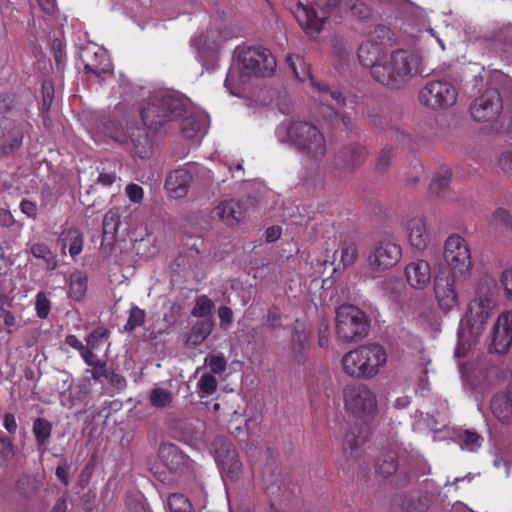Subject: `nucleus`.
I'll use <instances>...</instances> for the list:
<instances>
[{
    "label": "nucleus",
    "instance_id": "1",
    "mask_svg": "<svg viewBox=\"0 0 512 512\" xmlns=\"http://www.w3.org/2000/svg\"><path fill=\"white\" fill-rule=\"evenodd\" d=\"M419 71V58L411 51L397 49L383 65L375 66L373 78L380 84L391 88L403 87Z\"/></svg>",
    "mask_w": 512,
    "mask_h": 512
},
{
    "label": "nucleus",
    "instance_id": "2",
    "mask_svg": "<svg viewBox=\"0 0 512 512\" xmlns=\"http://www.w3.org/2000/svg\"><path fill=\"white\" fill-rule=\"evenodd\" d=\"M387 354L383 346L376 343L361 345L341 359L343 371L350 377L372 378L386 364Z\"/></svg>",
    "mask_w": 512,
    "mask_h": 512
},
{
    "label": "nucleus",
    "instance_id": "3",
    "mask_svg": "<svg viewBox=\"0 0 512 512\" xmlns=\"http://www.w3.org/2000/svg\"><path fill=\"white\" fill-rule=\"evenodd\" d=\"M188 105L181 97L166 94L151 99L141 110L140 116L144 125L151 131H159L170 122L184 117Z\"/></svg>",
    "mask_w": 512,
    "mask_h": 512
},
{
    "label": "nucleus",
    "instance_id": "4",
    "mask_svg": "<svg viewBox=\"0 0 512 512\" xmlns=\"http://www.w3.org/2000/svg\"><path fill=\"white\" fill-rule=\"evenodd\" d=\"M285 132L290 144L308 158L321 160L325 156L326 139L316 125L307 121H292Z\"/></svg>",
    "mask_w": 512,
    "mask_h": 512
},
{
    "label": "nucleus",
    "instance_id": "5",
    "mask_svg": "<svg viewBox=\"0 0 512 512\" xmlns=\"http://www.w3.org/2000/svg\"><path fill=\"white\" fill-rule=\"evenodd\" d=\"M496 282L493 278L483 277L478 282L475 296L469 302L465 315L467 324L471 328L481 327L490 317L496 305Z\"/></svg>",
    "mask_w": 512,
    "mask_h": 512
},
{
    "label": "nucleus",
    "instance_id": "6",
    "mask_svg": "<svg viewBox=\"0 0 512 512\" xmlns=\"http://www.w3.org/2000/svg\"><path fill=\"white\" fill-rule=\"evenodd\" d=\"M370 324L364 311L347 304L336 309V334L343 342L359 341L369 333Z\"/></svg>",
    "mask_w": 512,
    "mask_h": 512
},
{
    "label": "nucleus",
    "instance_id": "7",
    "mask_svg": "<svg viewBox=\"0 0 512 512\" xmlns=\"http://www.w3.org/2000/svg\"><path fill=\"white\" fill-rule=\"evenodd\" d=\"M237 63L242 76L271 77L276 69V59L263 47H245L238 53Z\"/></svg>",
    "mask_w": 512,
    "mask_h": 512
},
{
    "label": "nucleus",
    "instance_id": "8",
    "mask_svg": "<svg viewBox=\"0 0 512 512\" xmlns=\"http://www.w3.org/2000/svg\"><path fill=\"white\" fill-rule=\"evenodd\" d=\"M343 400L346 410L364 421L373 419L377 414L376 395L365 384L345 386Z\"/></svg>",
    "mask_w": 512,
    "mask_h": 512
},
{
    "label": "nucleus",
    "instance_id": "9",
    "mask_svg": "<svg viewBox=\"0 0 512 512\" xmlns=\"http://www.w3.org/2000/svg\"><path fill=\"white\" fill-rule=\"evenodd\" d=\"M286 62L299 81H310L311 86L320 93L321 101H326L328 102V105H335L337 107L346 105V98L343 96L341 91L338 89H331L329 85L318 81L311 74L310 65L306 63L303 56L290 54L287 56Z\"/></svg>",
    "mask_w": 512,
    "mask_h": 512
},
{
    "label": "nucleus",
    "instance_id": "10",
    "mask_svg": "<svg viewBox=\"0 0 512 512\" xmlns=\"http://www.w3.org/2000/svg\"><path fill=\"white\" fill-rule=\"evenodd\" d=\"M443 258L449 271L466 278L472 269L471 251L467 241L458 234L450 235L444 243Z\"/></svg>",
    "mask_w": 512,
    "mask_h": 512
},
{
    "label": "nucleus",
    "instance_id": "11",
    "mask_svg": "<svg viewBox=\"0 0 512 512\" xmlns=\"http://www.w3.org/2000/svg\"><path fill=\"white\" fill-rule=\"evenodd\" d=\"M456 87L447 81H429L418 93V100L426 108L438 111L453 106L457 101Z\"/></svg>",
    "mask_w": 512,
    "mask_h": 512
},
{
    "label": "nucleus",
    "instance_id": "12",
    "mask_svg": "<svg viewBox=\"0 0 512 512\" xmlns=\"http://www.w3.org/2000/svg\"><path fill=\"white\" fill-rule=\"evenodd\" d=\"M317 7L323 12L318 16L315 9L309 4L299 2L294 10V16L301 28L310 36L318 35L324 26L326 15L340 5L341 0H314Z\"/></svg>",
    "mask_w": 512,
    "mask_h": 512
},
{
    "label": "nucleus",
    "instance_id": "13",
    "mask_svg": "<svg viewBox=\"0 0 512 512\" xmlns=\"http://www.w3.org/2000/svg\"><path fill=\"white\" fill-rule=\"evenodd\" d=\"M401 258V246L395 242L384 240L376 243L370 250L368 264L372 271L380 272L393 268Z\"/></svg>",
    "mask_w": 512,
    "mask_h": 512
},
{
    "label": "nucleus",
    "instance_id": "14",
    "mask_svg": "<svg viewBox=\"0 0 512 512\" xmlns=\"http://www.w3.org/2000/svg\"><path fill=\"white\" fill-rule=\"evenodd\" d=\"M502 109V98L496 89L485 90L470 105L471 116L477 122H489L497 119Z\"/></svg>",
    "mask_w": 512,
    "mask_h": 512
},
{
    "label": "nucleus",
    "instance_id": "15",
    "mask_svg": "<svg viewBox=\"0 0 512 512\" xmlns=\"http://www.w3.org/2000/svg\"><path fill=\"white\" fill-rule=\"evenodd\" d=\"M456 275L440 271L434 278L433 290L439 309L447 314L459 303L455 287Z\"/></svg>",
    "mask_w": 512,
    "mask_h": 512
},
{
    "label": "nucleus",
    "instance_id": "16",
    "mask_svg": "<svg viewBox=\"0 0 512 512\" xmlns=\"http://www.w3.org/2000/svg\"><path fill=\"white\" fill-rule=\"evenodd\" d=\"M367 437L363 434V430L358 425H352L346 431L343 440V457L339 461V465L346 473L354 472L359 467V455L362 445L366 442Z\"/></svg>",
    "mask_w": 512,
    "mask_h": 512
},
{
    "label": "nucleus",
    "instance_id": "17",
    "mask_svg": "<svg viewBox=\"0 0 512 512\" xmlns=\"http://www.w3.org/2000/svg\"><path fill=\"white\" fill-rule=\"evenodd\" d=\"M434 495L425 490H411L396 493L391 498V507L402 512H427Z\"/></svg>",
    "mask_w": 512,
    "mask_h": 512
},
{
    "label": "nucleus",
    "instance_id": "18",
    "mask_svg": "<svg viewBox=\"0 0 512 512\" xmlns=\"http://www.w3.org/2000/svg\"><path fill=\"white\" fill-rule=\"evenodd\" d=\"M512 344V312L499 315L491 330L490 353L505 354Z\"/></svg>",
    "mask_w": 512,
    "mask_h": 512
},
{
    "label": "nucleus",
    "instance_id": "19",
    "mask_svg": "<svg viewBox=\"0 0 512 512\" xmlns=\"http://www.w3.org/2000/svg\"><path fill=\"white\" fill-rule=\"evenodd\" d=\"M369 125L377 132H387V138L395 141L397 147H410L411 136L392 124L391 119L383 113L375 112L368 115Z\"/></svg>",
    "mask_w": 512,
    "mask_h": 512
},
{
    "label": "nucleus",
    "instance_id": "20",
    "mask_svg": "<svg viewBox=\"0 0 512 512\" xmlns=\"http://www.w3.org/2000/svg\"><path fill=\"white\" fill-rule=\"evenodd\" d=\"M216 462L222 472L232 481L239 479L242 472V463L236 449L230 442H223L216 451Z\"/></svg>",
    "mask_w": 512,
    "mask_h": 512
},
{
    "label": "nucleus",
    "instance_id": "21",
    "mask_svg": "<svg viewBox=\"0 0 512 512\" xmlns=\"http://www.w3.org/2000/svg\"><path fill=\"white\" fill-rule=\"evenodd\" d=\"M367 155L366 147L354 142L339 150L336 156V164L345 171H353L364 163Z\"/></svg>",
    "mask_w": 512,
    "mask_h": 512
},
{
    "label": "nucleus",
    "instance_id": "22",
    "mask_svg": "<svg viewBox=\"0 0 512 512\" xmlns=\"http://www.w3.org/2000/svg\"><path fill=\"white\" fill-rule=\"evenodd\" d=\"M405 230L412 248L424 250L427 247L430 241V232L423 216L408 219L405 223Z\"/></svg>",
    "mask_w": 512,
    "mask_h": 512
},
{
    "label": "nucleus",
    "instance_id": "23",
    "mask_svg": "<svg viewBox=\"0 0 512 512\" xmlns=\"http://www.w3.org/2000/svg\"><path fill=\"white\" fill-rule=\"evenodd\" d=\"M407 283L414 289L422 290L431 281L430 264L423 259L408 263L404 270Z\"/></svg>",
    "mask_w": 512,
    "mask_h": 512
},
{
    "label": "nucleus",
    "instance_id": "24",
    "mask_svg": "<svg viewBox=\"0 0 512 512\" xmlns=\"http://www.w3.org/2000/svg\"><path fill=\"white\" fill-rule=\"evenodd\" d=\"M192 180L189 168H179L170 172L165 181V188L173 198L186 196Z\"/></svg>",
    "mask_w": 512,
    "mask_h": 512
},
{
    "label": "nucleus",
    "instance_id": "25",
    "mask_svg": "<svg viewBox=\"0 0 512 512\" xmlns=\"http://www.w3.org/2000/svg\"><path fill=\"white\" fill-rule=\"evenodd\" d=\"M3 140L1 143V151L4 155H9L18 150L23 142L24 127L22 123L13 120L3 122Z\"/></svg>",
    "mask_w": 512,
    "mask_h": 512
},
{
    "label": "nucleus",
    "instance_id": "26",
    "mask_svg": "<svg viewBox=\"0 0 512 512\" xmlns=\"http://www.w3.org/2000/svg\"><path fill=\"white\" fill-rule=\"evenodd\" d=\"M159 458L170 472H181L187 466V456L173 443H163L159 447Z\"/></svg>",
    "mask_w": 512,
    "mask_h": 512
},
{
    "label": "nucleus",
    "instance_id": "27",
    "mask_svg": "<svg viewBox=\"0 0 512 512\" xmlns=\"http://www.w3.org/2000/svg\"><path fill=\"white\" fill-rule=\"evenodd\" d=\"M386 53V45L372 44L365 41L358 48V59L362 66L371 69V75L375 66L383 65L382 59Z\"/></svg>",
    "mask_w": 512,
    "mask_h": 512
},
{
    "label": "nucleus",
    "instance_id": "28",
    "mask_svg": "<svg viewBox=\"0 0 512 512\" xmlns=\"http://www.w3.org/2000/svg\"><path fill=\"white\" fill-rule=\"evenodd\" d=\"M491 411L500 422H512V384L508 385L505 391L493 396Z\"/></svg>",
    "mask_w": 512,
    "mask_h": 512
},
{
    "label": "nucleus",
    "instance_id": "29",
    "mask_svg": "<svg viewBox=\"0 0 512 512\" xmlns=\"http://www.w3.org/2000/svg\"><path fill=\"white\" fill-rule=\"evenodd\" d=\"M241 217V205L235 200L224 201L212 210V218H218L229 226L239 223Z\"/></svg>",
    "mask_w": 512,
    "mask_h": 512
},
{
    "label": "nucleus",
    "instance_id": "30",
    "mask_svg": "<svg viewBox=\"0 0 512 512\" xmlns=\"http://www.w3.org/2000/svg\"><path fill=\"white\" fill-rule=\"evenodd\" d=\"M91 369H86L85 374H90V378L87 376L84 377L83 383L78 385V399H85L90 395V387L89 382L91 379L94 381H99L101 378H106L108 376V365L107 362L101 359H97L95 363L91 366Z\"/></svg>",
    "mask_w": 512,
    "mask_h": 512
},
{
    "label": "nucleus",
    "instance_id": "31",
    "mask_svg": "<svg viewBox=\"0 0 512 512\" xmlns=\"http://www.w3.org/2000/svg\"><path fill=\"white\" fill-rule=\"evenodd\" d=\"M131 151L132 153L141 158H148L152 149V141L148 133L141 128L133 130L130 134Z\"/></svg>",
    "mask_w": 512,
    "mask_h": 512
},
{
    "label": "nucleus",
    "instance_id": "32",
    "mask_svg": "<svg viewBox=\"0 0 512 512\" xmlns=\"http://www.w3.org/2000/svg\"><path fill=\"white\" fill-rule=\"evenodd\" d=\"M12 299L6 294H0V318L3 320L6 326V333L8 335L13 334L19 327L21 318L16 317L12 312Z\"/></svg>",
    "mask_w": 512,
    "mask_h": 512
},
{
    "label": "nucleus",
    "instance_id": "33",
    "mask_svg": "<svg viewBox=\"0 0 512 512\" xmlns=\"http://www.w3.org/2000/svg\"><path fill=\"white\" fill-rule=\"evenodd\" d=\"M62 246L69 248L71 257H75L82 252L83 249V234L78 228H68L62 231L60 235Z\"/></svg>",
    "mask_w": 512,
    "mask_h": 512
},
{
    "label": "nucleus",
    "instance_id": "34",
    "mask_svg": "<svg viewBox=\"0 0 512 512\" xmlns=\"http://www.w3.org/2000/svg\"><path fill=\"white\" fill-rule=\"evenodd\" d=\"M398 469V456L394 451L383 452L375 463L376 472L383 478L392 476Z\"/></svg>",
    "mask_w": 512,
    "mask_h": 512
},
{
    "label": "nucleus",
    "instance_id": "35",
    "mask_svg": "<svg viewBox=\"0 0 512 512\" xmlns=\"http://www.w3.org/2000/svg\"><path fill=\"white\" fill-rule=\"evenodd\" d=\"M52 424L45 418L38 417L33 422V434L39 451H44L52 434Z\"/></svg>",
    "mask_w": 512,
    "mask_h": 512
},
{
    "label": "nucleus",
    "instance_id": "36",
    "mask_svg": "<svg viewBox=\"0 0 512 512\" xmlns=\"http://www.w3.org/2000/svg\"><path fill=\"white\" fill-rule=\"evenodd\" d=\"M93 55L96 59H99V62L96 63L83 59L85 73L93 74L94 76L100 78L103 74L111 71L110 63L108 62L106 53L102 49H98L93 53Z\"/></svg>",
    "mask_w": 512,
    "mask_h": 512
},
{
    "label": "nucleus",
    "instance_id": "37",
    "mask_svg": "<svg viewBox=\"0 0 512 512\" xmlns=\"http://www.w3.org/2000/svg\"><path fill=\"white\" fill-rule=\"evenodd\" d=\"M87 284L88 278L84 272H73L70 275L69 296L76 301H81L86 295Z\"/></svg>",
    "mask_w": 512,
    "mask_h": 512
},
{
    "label": "nucleus",
    "instance_id": "38",
    "mask_svg": "<svg viewBox=\"0 0 512 512\" xmlns=\"http://www.w3.org/2000/svg\"><path fill=\"white\" fill-rule=\"evenodd\" d=\"M213 323L203 320L195 323L187 337V344L196 347L203 343L206 338L211 334Z\"/></svg>",
    "mask_w": 512,
    "mask_h": 512
},
{
    "label": "nucleus",
    "instance_id": "39",
    "mask_svg": "<svg viewBox=\"0 0 512 512\" xmlns=\"http://www.w3.org/2000/svg\"><path fill=\"white\" fill-rule=\"evenodd\" d=\"M204 120L195 116H186L181 122V133L187 139L197 137L204 129Z\"/></svg>",
    "mask_w": 512,
    "mask_h": 512
},
{
    "label": "nucleus",
    "instance_id": "40",
    "mask_svg": "<svg viewBox=\"0 0 512 512\" xmlns=\"http://www.w3.org/2000/svg\"><path fill=\"white\" fill-rule=\"evenodd\" d=\"M308 338L309 333L306 331L305 326L297 322L292 331V346L295 354L304 355L308 345Z\"/></svg>",
    "mask_w": 512,
    "mask_h": 512
},
{
    "label": "nucleus",
    "instance_id": "41",
    "mask_svg": "<svg viewBox=\"0 0 512 512\" xmlns=\"http://www.w3.org/2000/svg\"><path fill=\"white\" fill-rule=\"evenodd\" d=\"M149 401L155 408H166L171 405L173 394L167 389L155 387L150 392Z\"/></svg>",
    "mask_w": 512,
    "mask_h": 512
},
{
    "label": "nucleus",
    "instance_id": "42",
    "mask_svg": "<svg viewBox=\"0 0 512 512\" xmlns=\"http://www.w3.org/2000/svg\"><path fill=\"white\" fill-rule=\"evenodd\" d=\"M451 174L445 169L434 175L429 185V191L431 194L442 196L449 186Z\"/></svg>",
    "mask_w": 512,
    "mask_h": 512
},
{
    "label": "nucleus",
    "instance_id": "43",
    "mask_svg": "<svg viewBox=\"0 0 512 512\" xmlns=\"http://www.w3.org/2000/svg\"><path fill=\"white\" fill-rule=\"evenodd\" d=\"M31 254L38 259L46 262L47 268L50 270L55 269L57 262L51 249L45 243H35L31 246Z\"/></svg>",
    "mask_w": 512,
    "mask_h": 512
},
{
    "label": "nucleus",
    "instance_id": "44",
    "mask_svg": "<svg viewBox=\"0 0 512 512\" xmlns=\"http://www.w3.org/2000/svg\"><path fill=\"white\" fill-rule=\"evenodd\" d=\"M340 261L343 267L353 264L357 258L356 244L351 240L341 241L340 246Z\"/></svg>",
    "mask_w": 512,
    "mask_h": 512
},
{
    "label": "nucleus",
    "instance_id": "45",
    "mask_svg": "<svg viewBox=\"0 0 512 512\" xmlns=\"http://www.w3.org/2000/svg\"><path fill=\"white\" fill-rule=\"evenodd\" d=\"M145 311L138 306H132L129 310V317L124 325L125 332H132L145 323Z\"/></svg>",
    "mask_w": 512,
    "mask_h": 512
},
{
    "label": "nucleus",
    "instance_id": "46",
    "mask_svg": "<svg viewBox=\"0 0 512 512\" xmlns=\"http://www.w3.org/2000/svg\"><path fill=\"white\" fill-rule=\"evenodd\" d=\"M170 512H194L188 498L183 494L173 493L168 497Z\"/></svg>",
    "mask_w": 512,
    "mask_h": 512
},
{
    "label": "nucleus",
    "instance_id": "47",
    "mask_svg": "<svg viewBox=\"0 0 512 512\" xmlns=\"http://www.w3.org/2000/svg\"><path fill=\"white\" fill-rule=\"evenodd\" d=\"M15 450L12 440L0 432V467L14 458Z\"/></svg>",
    "mask_w": 512,
    "mask_h": 512
},
{
    "label": "nucleus",
    "instance_id": "48",
    "mask_svg": "<svg viewBox=\"0 0 512 512\" xmlns=\"http://www.w3.org/2000/svg\"><path fill=\"white\" fill-rule=\"evenodd\" d=\"M120 225V216L117 210L110 209L103 218V232L105 235H114Z\"/></svg>",
    "mask_w": 512,
    "mask_h": 512
},
{
    "label": "nucleus",
    "instance_id": "49",
    "mask_svg": "<svg viewBox=\"0 0 512 512\" xmlns=\"http://www.w3.org/2000/svg\"><path fill=\"white\" fill-rule=\"evenodd\" d=\"M459 440L463 448L470 452L476 451L481 446V437L478 433L469 430L459 435Z\"/></svg>",
    "mask_w": 512,
    "mask_h": 512
},
{
    "label": "nucleus",
    "instance_id": "50",
    "mask_svg": "<svg viewBox=\"0 0 512 512\" xmlns=\"http://www.w3.org/2000/svg\"><path fill=\"white\" fill-rule=\"evenodd\" d=\"M512 223V214L509 210L499 207L497 208L491 216V225L501 226L506 230H509Z\"/></svg>",
    "mask_w": 512,
    "mask_h": 512
},
{
    "label": "nucleus",
    "instance_id": "51",
    "mask_svg": "<svg viewBox=\"0 0 512 512\" xmlns=\"http://www.w3.org/2000/svg\"><path fill=\"white\" fill-rule=\"evenodd\" d=\"M217 387L218 382L211 373H204L197 383V389L200 393L205 395L214 394L217 390Z\"/></svg>",
    "mask_w": 512,
    "mask_h": 512
},
{
    "label": "nucleus",
    "instance_id": "52",
    "mask_svg": "<svg viewBox=\"0 0 512 512\" xmlns=\"http://www.w3.org/2000/svg\"><path fill=\"white\" fill-rule=\"evenodd\" d=\"M213 307V301L206 295H201L196 300V304L192 309V315L195 317H205L211 314Z\"/></svg>",
    "mask_w": 512,
    "mask_h": 512
},
{
    "label": "nucleus",
    "instance_id": "53",
    "mask_svg": "<svg viewBox=\"0 0 512 512\" xmlns=\"http://www.w3.org/2000/svg\"><path fill=\"white\" fill-rule=\"evenodd\" d=\"M214 374H222L227 368V361L222 354H210L204 360Z\"/></svg>",
    "mask_w": 512,
    "mask_h": 512
},
{
    "label": "nucleus",
    "instance_id": "54",
    "mask_svg": "<svg viewBox=\"0 0 512 512\" xmlns=\"http://www.w3.org/2000/svg\"><path fill=\"white\" fill-rule=\"evenodd\" d=\"M110 336V331L103 327L94 329L87 337V345L92 349H97L102 342L106 341Z\"/></svg>",
    "mask_w": 512,
    "mask_h": 512
},
{
    "label": "nucleus",
    "instance_id": "55",
    "mask_svg": "<svg viewBox=\"0 0 512 512\" xmlns=\"http://www.w3.org/2000/svg\"><path fill=\"white\" fill-rule=\"evenodd\" d=\"M35 310L37 317L42 320L46 319L50 313L51 302L42 291L38 292L35 297Z\"/></svg>",
    "mask_w": 512,
    "mask_h": 512
},
{
    "label": "nucleus",
    "instance_id": "56",
    "mask_svg": "<svg viewBox=\"0 0 512 512\" xmlns=\"http://www.w3.org/2000/svg\"><path fill=\"white\" fill-rule=\"evenodd\" d=\"M390 29L384 25H376L370 30L366 41L372 44L386 45L385 40H389Z\"/></svg>",
    "mask_w": 512,
    "mask_h": 512
},
{
    "label": "nucleus",
    "instance_id": "57",
    "mask_svg": "<svg viewBox=\"0 0 512 512\" xmlns=\"http://www.w3.org/2000/svg\"><path fill=\"white\" fill-rule=\"evenodd\" d=\"M393 149L392 147L385 146L379 154L377 161V170L384 172L390 164V161L393 157Z\"/></svg>",
    "mask_w": 512,
    "mask_h": 512
},
{
    "label": "nucleus",
    "instance_id": "58",
    "mask_svg": "<svg viewBox=\"0 0 512 512\" xmlns=\"http://www.w3.org/2000/svg\"><path fill=\"white\" fill-rule=\"evenodd\" d=\"M329 324L325 319H322L318 326V344L321 348H327L329 345Z\"/></svg>",
    "mask_w": 512,
    "mask_h": 512
},
{
    "label": "nucleus",
    "instance_id": "59",
    "mask_svg": "<svg viewBox=\"0 0 512 512\" xmlns=\"http://www.w3.org/2000/svg\"><path fill=\"white\" fill-rule=\"evenodd\" d=\"M125 191L131 202L140 203L143 200L144 190L140 185L135 183L128 184Z\"/></svg>",
    "mask_w": 512,
    "mask_h": 512
},
{
    "label": "nucleus",
    "instance_id": "60",
    "mask_svg": "<svg viewBox=\"0 0 512 512\" xmlns=\"http://www.w3.org/2000/svg\"><path fill=\"white\" fill-rule=\"evenodd\" d=\"M219 324L222 329H227L233 322V310L228 306H220L218 309Z\"/></svg>",
    "mask_w": 512,
    "mask_h": 512
},
{
    "label": "nucleus",
    "instance_id": "61",
    "mask_svg": "<svg viewBox=\"0 0 512 512\" xmlns=\"http://www.w3.org/2000/svg\"><path fill=\"white\" fill-rule=\"evenodd\" d=\"M109 384L116 388L117 390L121 391L126 388L127 381L126 379L119 373H117L114 370L108 371V376L106 377Z\"/></svg>",
    "mask_w": 512,
    "mask_h": 512
},
{
    "label": "nucleus",
    "instance_id": "62",
    "mask_svg": "<svg viewBox=\"0 0 512 512\" xmlns=\"http://www.w3.org/2000/svg\"><path fill=\"white\" fill-rule=\"evenodd\" d=\"M54 97V89L51 83L44 82L42 85V107L49 110Z\"/></svg>",
    "mask_w": 512,
    "mask_h": 512
},
{
    "label": "nucleus",
    "instance_id": "63",
    "mask_svg": "<svg viewBox=\"0 0 512 512\" xmlns=\"http://www.w3.org/2000/svg\"><path fill=\"white\" fill-rule=\"evenodd\" d=\"M350 10L353 15L360 19H366L370 15L369 7L360 0H355V2L351 5Z\"/></svg>",
    "mask_w": 512,
    "mask_h": 512
},
{
    "label": "nucleus",
    "instance_id": "64",
    "mask_svg": "<svg viewBox=\"0 0 512 512\" xmlns=\"http://www.w3.org/2000/svg\"><path fill=\"white\" fill-rule=\"evenodd\" d=\"M500 282L508 298H512V268L502 272Z\"/></svg>",
    "mask_w": 512,
    "mask_h": 512
}]
</instances>
